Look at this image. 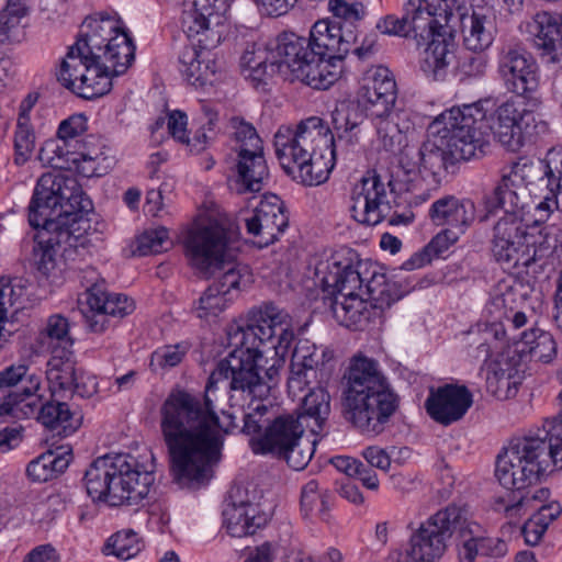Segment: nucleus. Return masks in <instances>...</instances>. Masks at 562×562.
I'll return each mask as SVG.
<instances>
[{
	"label": "nucleus",
	"instance_id": "obj_1",
	"mask_svg": "<svg viewBox=\"0 0 562 562\" xmlns=\"http://www.w3.org/2000/svg\"><path fill=\"white\" fill-rule=\"evenodd\" d=\"M233 350L218 361L205 386L203 398L173 389L160 407V428L170 458L173 481L182 488H199L210 482L222 459L226 435L232 431V415L222 423L210 393L222 380L229 390L261 400L270 386L261 376L267 359L250 345L231 346Z\"/></svg>",
	"mask_w": 562,
	"mask_h": 562
},
{
	"label": "nucleus",
	"instance_id": "obj_2",
	"mask_svg": "<svg viewBox=\"0 0 562 562\" xmlns=\"http://www.w3.org/2000/svg\"><path fill=\"white\" fill-rule=\"evenodd\" d=\"M486 112L480 102L451 108L430 125L431 135L419 149V170L440 182L458 161L483 154Z\"/></svg>",
	"mask_w": 562,
	"mask_h": 562
},
{
	"label": "nucleus",
	"instance_id": "obj_3",
	"mask_svg": "<svg viewBox=\"0 0 562 562\" xmlns=\"http://www.w3.org/2000/svg\"><path fill=\"white\" fill-rule=\"evenodd\" d=\"M285 40L295 45L292 55V75L313 89L326 90L341 76L342 61L357 41L352 30L341 24L317 21L310 37L285 33Z\"/></svg>",
	"mask_w": 562,
	"mask_h": 562
},
{
	"label": "nucleus",
	"instance_id": "obj_4",
	"mask_svg": "<svg viewBox=\"0 0 562 562\" xmlns=\"http://www.w3.org/2000/svg\"><path fill=\"white\" fill-rule=\"evenodd\" d=\"M345 379V419L362 434H381L398 408V396L378 362L367 357H356Z\"/></svg>",
	"mask_w": 562,
	"mask_h": 562
},
{
	"label": "nucleus",
	"instance_id": "obj_5",
	"mask_svg": "<svg viewBox=\"0 0 562 562\" xmlns=\"http://www.w3.org/2000/svg\"><path fill=\"white\" fill-rule=\"evenodd\" d=\"M270 407L259 402L244 415L241 431L251 436L250 448L255 454L271 456L284 461L295 471L307 467L312 460L316 439L305 435V416L281 414L269 416Z\"/></svg>",
	"mask_w": 562,
	"mask_h": 562
},
{
	"label": "nucleus",
	"instance_id": "obj_6",
	"mask_svg": "<svg viewBox=\"0 0 562 562\" xmlns=\"http://www.w3.org/2000/svg\"><path fill=\"white\" fill-rule=\"evenodd\" d=\"M153 460V454L145 462L128 453L97 458L85 472L87 494L110 506L138 505L155 481Z\"/></svg>",
	"mask_w": 562,
	"mask_h": 562
},
{
	"label": "nucleus",
	"instance_id": "obj_7",
	"mask_svg": "<svg viewBox=\"0 0 562 562\" xmlns=\"http://www.w3.org/2000/svg\"><path fill=\"white\" fill-rule=\"evenodd\" d=\"M276 156L284 172L304 186H317L328 178L329 168L315 158L321 146L330 148L335 157V135L323 119L311 116L294 127L281 125L274 134Z\"/></svg>",
	"mask_w": 562,
	"mask_h": 562
},
{
	"label": "nucleus",
	"instance_id": "obj_8",
	"mask_svg": "<svg viewBox=\"0 0 562 562\" xmlns=\"http://www.w3.org/2000/svg\"><path fill=\"white\" fill-rule=\"evenodd\" d=\"M93 210L92 201L83 192L77 178L63 171L46 172L40 177L29 205V223L33 228L54 226L81 227Z\"/></svg>",
	"mask_w": 562,
	"mask_h": 562
},
{
	"label": "nucleus",
	"instance_id": "obj_9",
	"mask_svg": "<svg viewBox=\"0 0 562 562\" xmlns=\"http://www.w3.org/2000/svg\"><path fill=\"white\" fill-rule=\"evenodd\" d=\"M558 243L554 227L528 231L519 216H504L494 225L492 252L506 269L521 267L537 274L553 266Z\"/></svg>",
	"mask_w": 562,
	"mask_h": 562
},
{
	"label": "nucleus",
	"instance_id": "obj_10",
	"mask_svg": "<svg viewBox=\"0 0 562 562\" xmlns=\"http://www.w3.org/2000/svg\"><path fill=\"white\" fill-rule=\"evenodd\" d=\"M562 468V450L540 431L513 438L497 456L495 476L508 492H526L551 465Z\"/></svg>",
	"mask_w": 562,
	"mask_h": 562
},
{
	"label": "nucleus",
	"instance_id": "obj_11",
	"mask_svg": "<svg viewBox=\"0 0 562 562\" xmlns=\"http://www.w3.org/2000/svg\"><path fill=\"white\" fill-rule=\"evenodd\" d=\"M131 65L105 56L68 49L56 72L58 82L78 97L90 100L112 89V77L124 74Z\"/></svg>",
	"mask_w": 562,
	"mask_h": 562
},
{
	"label": "nucleus",
	"instance_id": "obj_12",
	"mask_svg": "<svg viewBox=\"0 0 562 562\" xmlns=\"http://www.w3.org/2000/svg\"><path fill=\"white\" fill-rule=\"evenodd\" d=\"M465 510L456 505L447 506L422 522L409 538L404 551L397 552L395 562H436L447 550L453 532H465Z\"/></svg>",
	"mask_w": 562,
	"mask_h": 562
},
{
	"label": "nucleus",
	"instance_id": "obj_13",
	"mask_svg": "<svg viewBox=\"0 0 562 562\" xmlns=\"http://www.w3.org/2000/svg\"><path fill=\"white\" fill-rule=\"evenodd\" d=\"M68 49L99 55L101 58L113 55L114 60L132 65L135 45L120 25V20L109 13H95L85 20L76 43Z\"/></svg>",
	"mask_w": 562,
	"mask_h": 562
},
{
	"label": "nucleus",
	"instance_id": "obj_14",
	"mask_svg": "<svg viewBox=\"0 0 562 562\" xmlns=\"http://www.w3.org/2000/svg\"><path fill=\"white\" fill-rule=\"evenodd\" d=\"M236 239L234 225L220 220L192 228L186 239L187 256L191 266L204 277L224 269L229 241Z\"/></svg>",
	"mask_w": 562,
	"mask_h": 562
},
{
	"label": "nucleus",
	"instance_id": "obj_15",
	"mask_svg": "<svg viewBox=\"0 0 562 562\" xmlns=\"http://www.w3.org/2000/svg\"><path fill=\"white\" fill-rule=\"evenodd\" d=\"M81 227L48 226L35 228L33 260L37 273L48 280L56 270V257L59 255L65 261L75 260L79 248L86 246V234L90 229L88 222H80Z\"/></svg>",
	"mask_w": 562,
	"mask_h": 562
},
{
	"label": "nucleus",
	"instance_id": "obj_16",
	"mask_svg": "<svg viewBox=\"0 0 562 562\" xmlns=\"http://www.w3.org/2000/svg\"><path fill=\"white\" fill-rule=\"evenodd\" d=\"M487 127L493 139L510 153L519 151L535 136L548 131L546 122L537 121L530 110L514 100L497 106Z\"/></svg>",
	"mask_w": 562,
	"mask_h": 562
},
{
	"label": "nucleus",
	"instance_id": "obj_17",
	"mask_svg": "<svg viewBox=\"0 0 562 562\" xmlns=\"http://www.w3.org/2000/svg\"><path fill=\"white\" fill-rule=\"evenodd\" d=\"M334 352L328 347L316 346L308 339H300L291 357L288 387L293 395L303 392L312 379L322 384L329 380L334 370Z\"/></svg>",
	"mask_w": 562,
	"mask_h": 562
},
{
	"label": "nucleus",
	"instance_id": "obj_18",
	"mask_svg": "<svg viewBox=\"0 0 562 562\" xmlns=\"http://www.w3.org/2000/svg\"><path fill=\"white\" fill-rule=\"evenodd\" d=\"M295 47L285 40V33L265 46L249 43L240 57V66L244 71H248L247 77L256 85L265 83L267 78L277 72L292 74V55Z\"/></svg>",
	"mask_w": 562,
	"mask_h": 562
},
{
	"label": "nucleus",
	"instance_id": "obj_19",
	"mask_svg": "<svg viewBox=\"0 0 562 562\" xmlns=\"http://www.w3.org/2000/svg\"><path fill=\"white\" fill-rule=\"evenodd\" d=\"M497 74L506 90L518 97H528L538 89V67L518 43L504 44L499 47Z\"/></svg>",
	"mask_w": 562,
	"mask_h": 562
},
{
	"label": "nucleus",
	"instance_id": "obj_20",
	"mask_svg": "<svg viewBox=\"0 0 562 562\" xmlns=\"http://www.w3.org/2000/svg\"><path fill=\"white\" fill-rule=\"evenodd\" d=\"M290 314L274 305L265 303L258 310H254L246 326L229 325L227 328L228 346L250 345L259 349V346L273 341L279 329L290 326Z\"/></svg>",
	"mask_w": 562,
	"mask_h": 562
},
{
	"label": "nucleus",
	"instance_id": "obj_21",
	"mask_svg": "<svg viewBox=\"0 0 562 562\" xmlns=\"http://www.w3.org/2000/svg\"><path fill=\"white\" fill-rule=\"evenodd\" d=\"M531 169L532 166L518 162L504 169L494 188L483 196V204L487 212L503 210L506 213L505 216H518L517 213L528 205L529 194L525 177Z\"/></svg>",
	"mask_w": 562,
	"mask_h": 562
},
{
	"label": "nucleus",
	"instance_id": "obj_22",
	"mask_svg": "<svg viewBox=\"0 0 562 562\" xmlns=\"http://www.w3.org/2000/svg\"><path fill=\"white\" fill-rule=\"evenodd\" d=\"M41 376L24 363L12 364L0 372V416L20 418L23 405L35 397Z\"/></svg>",
	"mask_w": 562,
	"mask_h": 562
},
{
	"label": "nucleus",
	"instance_id": "obj_23",
	"mask_svg": "<svg viewBox=\"0 0 562 562\" xmlns=\"http://www.w3.org/2000/svg\"><path fill=\"white\" fill-rule=\"evenodd\" d=\"M66 396H50L42 403L41 397H34L23 405L21 417H36L37 422L57 436L68 437L79 429L82 423L81 411L66 402Z\"/></svg>",
	"mask_w": 562,
	"mask_h": 562
},
{
	"label": "nucleus",
	"instance_id": "obj_24",
	"mask_svg": "<svg viewBox=\"0 0 562 562\" xmlns=\"http://www.w3.org/2000/svg\"><path fill=\"white\" fill-rule=\"evenodd\" d=\"M385 184L375 173L363 177L352 188L351 216L360 224L374 226L382 222L390 211Z\"/></svg>",
	"mask_w": 562,
	"mask_h": 562
},
{
	"label": "nucleus",
	"instance_id": "obj_25",
	"mask_svg": "<svg viewBox=\"0 0 562 562\" xmlns=\"http://www.w3.org/2000/svg\"><path fill=\"white\" fill-rule=\"evenodd\" d=\"M268 522V516L248 498V491L243 486H234L228 493L223 509V525L232 537L241 538L256 533Z\"/></svg>",
	"mask_w": 562,
	"mask_h": 562
},
{
	"label": "nucleus",
	"instance_id": "obj_26",
	"mask_svg": "<svg viewBox=\"0 0 562 562\" xmlns=\"http://www.w3.org/2000/svg\"><path fill=\"white\" fill-rule=\"evenodd\" d=\"M245 224L247 232L259 238V247L273 244L289 225L283 201L277 194H265Z\"/></svg>",
	"mask_w": 562,
	"mask_h": 562
},
{
	"label": "nucleus",
	"instance_id": "obj_27",
	"mask_svg": "<svg viewBox=\"0 0 562 562\" xmlns=\"http://www.w3.org/2000/svg\"><path fill=\"white\" fill-rule=\"evenodd\" d=\"M46 379L50 396L90 397L95 385H88L82 371L76 369L72 351L52 353L47 361Z\"/></svg>",
	"mask_w": 562,
	"mask_h": 562
},
{
	"label": "nucleus",
	"instance_id": "obj_28",
	"mask_svg": "<svg viewBox=\"0 0 562 562\" xmlns=\"http://www.w3.org/2000/svg\"><path fill=\"white\" fill-rule=\"evenodd\" d=\"M463 45L473 53H482L492 46L499 31V20L491 4L471 8L457 18Z\"/></svg>",
	"mask_w": 562,
	"mask_h": 562
},
{
	"label": "nucleus",
	"instance_id": "obj_29",
	"mask_svg": "<svg viewBox=\"0 0 562 562\" xmlns=\"http://www.w3.org/2000/svg\"><path fill=\"white\" fill-rule=\"evenodd\" d=\"M473 404V395L464 385L446 384L431 389L425 402L428 415L448 426L460 420Z\"/></svg>",
	"mask_w": 562,
	"mask_h": 562
},
{
	"label": "nucleus",
	"instance_id": "obj_30",
	"mask_svg": "<svg viewBox=\"0 0 562 562\" xmlns=\"http://www.w3.org/2000/svg\"><path fill=\"white\" fill-rule=\"evenodd\" d=\"M521 31L527 35L526 40L539 52L541 56H548L552 63L560 61L562 55V22L549 12H537L530 20L521 24Z\"/></svg>",
	"mask_w": 562,
	"mask_h": 562
},
{
	"label": "nucleus",
	"instance_id": "obj_31",
	"mask_svg": "<svg viewBox=\"0 0 562 562\" xmlns=\"http://www.w3.org/2000/svg\"><path fill=\"white\" fill-rule=\"evenodd\" d=\"M360 263L353 265L351 258H341L339 252L331 256L323 271L317 267L316 271L323 273L322 284L326 291L337 293L336 296L361 295L364 294L363 279L359 271Z\"/></svg>",
	"mask_w": 562,
	"mask_h": 562
},
{
	"label": "nucleus",
	"instance_id": "obj_32",
	"mask_svg": "<svg viewBox=\"0 0 562 562\" xmlns=\"http://www.w3.org/2000/svg\"><path fill=\"white\" fill-rule=\"evenodd\" d=\"M434 25L435 19L429 16L423 3L419 0H408L401 18L386 15L378 22L376 27L387 35L406 37L413 33L415 37H424L425 33H431Z\"/></svg>",
	"mask_w": 562,
	"mask_h": 562
},
{
	"label": "nucleus",
	"instance_id": "obj_33",
	"mask_svg": "<svg viewBox=\"0 0 562 562\" xmlns=\"http://www.w3.org/2000/svg\"><path fill=\"white\" fill-rule=\"evenodd\" d=\"M428 215L437 226L465 233L475 221L476 210L469 199L445 195L432 202Z\"/></svg>",
	"mask_w": 562,
	"mask_h": 562
},
{
	"label": "nucleus",
	"instance_id": "obj_34",
	"mask_svg": "<svg viewBox=\"0 0 562 562\" xmlns=\"http://www.w3.org/2000/svg\"><path fill=\"white\" fill-rule=\"evenodd\" d=\"M180 71L186 80L195 87H204L214 82L218 65L214 54L194 45L184 46L179 55Z\"/></svg>",
	"mask_w": 562,
	"mask_h": 562
},
{
	"label": "nucleus",
	"instance_id": "obj_35",
	"mask_svg": "<svg viewBox=\"0 0 562 562\" xmlns=\"http://www.w3.org/2000/svg\"><path fill=\"white\" fill-rule=\"evenodd\" d=\"M420 38L430 40L420 61L422 70L434 79L443 77L447 67L453 58V43L451 37L446 35L443 26L435 19L431 33H425V36Z\"/></svg>",
	"mask_w": 562,
	"mask_h": 562
},
{
	"label": "nucleus",
	"instance_id": "obj_36",
	"mask_svg": "<svg viewBox=\"0 0 562 562\" xmlns=\"http://www.w3.org/2000/svg\"><path fill=\"white\" fill-rule=\"evenodd\" d=\"M236 171V191L238 193L259 192L263 181L269 177L263 146L256 149H237Z\"/></svg>",
	"mask_w": 562,
	"mask_h": 562
},
{
	"label": "nucleus",
	"instance_id": "obj_37",
	"mask_svg": "<svg viewBox=\"0 0 562 562\" xmlns=\"http://www.w3.org/2000/svg\"><path fill=\"white\" fill-rule=\"evenodd\" d=\"M524 380V370L509 358H501L488 366L486 390L498 400H508L516 395Z\"/></svg>",
	"mask_w": 562,
	"mask_h": 562
},
{
	"label": "nucleus",
	"instance_id": "obj_38",
	"mask_svg": "<svg viewBox=\"0 0 562 562\" xmlns=\"http://www.w3.org/2000/svg\"><path fill=\"white\" fill-rule=\"evenodd\" d=\"M363 295L335 296L331 312L340 325L361 330L376 317V311Z\"/></svg>",
	"mask_w": 562,
	"mask_h": 562
},
{
	"label": "nucleus",
	"instance_id": "obj_39",
	"mask_svg": "<svg viewBox=\"0 0 562 562\" xmlns=\"http://www.w3.org/2000/svg\"><path fill=\"white\" fill-rule=\"evenodd\" d=\"M374 122L378 142L384 150L396 153L406 144V134L412 128L408 113L404 110L391 112L382 117H371Z\"/></svg>",
	"mask_w": 562,
	"mask_h": 562
},
{
	"label": "nucleus",
	"instance_id": "obj_40",
	"mask_svg": "<svg viewBox=\"0 0 562 562\" xmlns=\"http://www.w3.org/2000/svg\"><path fill=\"white\" fill-rule=\"evenodd\" d=\"M508 342L517 346L521 357L529 356L531 360L543 363L550 362L557 355V344L553 336L540 328L531 327L508 338Z\"/></svg>",
	"mask_w": 562,
	"mask_h": 562
},
{
	"label": "nucleus",
	"instance_id": "obj_41",
	"mask_svg": "<svg viewBox=\"0 0 562 562\" xmlns=\"http://www.w3.org/2000/svg\"><path fill=\"white\" fill-rule=\"evenodd\" d=\"M369 116L366 108L359 102H340L331 113V123L337 139H346L348 143L358 140L360 127Z\"/></svg>",
	"mask_w": 562,
	"mask_h": 562
},
{
	"label": "nucleus",
	"instance_id": "obj_42",
	"mask_svg": "<svg viewBox=\"0 0 562 562\" xmlns=\"http://www.w3.org/2000/svg\"><path fill=\"white\" fill-rule=\"evenodd\" d=\"M29 285V280L21 277L0 278V328L14 329L13 317L22 308Z\"/></svg>",
	"mask_w": 562,
	"mask_h": 562
},
{
	"label": "nucleus",
	"instance_id": "obj_43",
	"mask_svg": "<svg viewBox=\"0 0 562 562\" xmlns=\"http://www.w3.org/2000/svg\"><path fill=\"white\" fill-rule=\"evenodd\" d=\"M36 341L41 350L50 353L71 351L74 340L69 335L68 319L60 314L50 315L45 327L38 333Z\"/></svg>",
	"mask_w": 562,
	"mask_h": 562
},
{
	"label": "nucleus",
	"instance_id": "obj_44",
	"mask_svg": "<svg viewBox=\"0 0 562 562\" xmlns=\"http://www.w3.org/2000/svg\"><path fill=\"white\" fill-rule=\"evenodd\" d=\"M463 234L451 228L442 229L422 250L406 260L402 268L409 271L430 263L434 259L440 258Z\"/></svg>",
	"mask_w": 562,
	"mask_h": 562
},
{
	"label": "nucleus",
	"instance_id": "obj_45",
	"mask_svg": "<svg viewBox=\"0 0 562 562\" xmlns=\"http://www.w3.org/2000/svg\"><path fill=\"white\" fill-rule=\"evenodd\" d=\"M406 292L407 290L402 289L397 282L389 281L385 274L372 273L366 284L364 294L379 317L385 308L398 301Z\"/></svg>",
	"mask_w": 562,
	"mask_h": 562
},
{
	"label": "nucleus",
	"instance_id": "obj_46",
	"mask_svg": "<svg viewBox=\"0 0 562 562\" xmlns=\"http://www.w3.org/2000/svg\"><path fill=\"white\" fill-rule=\"evenodd\" d=\"M537 495L528 496L527 492H507L505 495L497 496L493 503V509L503 514L506 522L502 527L503 533H510L518 526L521 517L527 513L528 504L537 498Z\"/></svg>",
	"mask_w": 562,
	"mask_h": 562
},
{
	"label": "nucleus",
	"instance_id": "obj_47",
	"mask_svg": "<svg viewBox=\"0 0 562 562\" xmlns=\"http://www.w3.org/2000/svg\"><path fill=\"white\" fill-rule=\"evenodd\" d=\"M194 10L184 13L182 26L188 37H192L209 30L210 19L214 14L225 12L224 0H195Z\"/></svg>",
	"mask_w": 562,
	"mask_h": 562
},
{
	"label": "nucleus",
	"instance_id": "obj_48",
	"mask_svg": "<svg viewBox=\"0 0 562 562\" xmlns=\"http://www.w3.org/2000/svg\"><path fill=\"white\" fill-rule=\"evenodd\" d=\"M68 465V457L47 451L27 464L26 474L34 482H47L61 474Z\"/></svg>",
	"mask_w": 562,
	"mask_h": 562
},
{
	"label": "nucleus",
	"instance_id": "obj_49",
	"mask_svg": "<svg viewBox=\"0 0 562 562\" xmlns=\"http://www.w3.org/2000/svg\"><path fill=\"white\" fill-rule=\"evenodd\" d=\"M303 411L299 414L305 416V425L310 418L314 419L315 427H311V431L316 435L322 429L330 412V395L321 385L313 387L303 397Z\"/></svg>",
	"mask_w": 562,
	"mask_h": 562
},
{
	"label": "nucleus",
	"instance_id": "obj_50",
	"mask_svg": "<svg viewBox=\"0 0 562 562\" xmlns=\"http://www.w3.org/2000/svg\"><path fill=\"white\" fill-rule=\"evenodd\" d=\"M90 302L98 307L99 304H102V308H104L105 313H108L111 318L117 319L131 314L135 308L134 301L127 295L117 293L109 294L100 284H92L90 286Z\"/></svg>",
	"mask_w": 562,
	"mask_h": 562
},
{
	"label": "nucleus",
	"instance_id": "obj_51",
	"mask_svg": "<svg viewBox=\"0 0 562 562\" xmlns=\"http://www.w3.org/2000/svg\"><path fill=\"white\" fill-rule=\"evenodd\" d=\"M142 550V542L137 533L131 529L117 531L111 536L103 547L105 555H114L126 561L136 557Z\"/></svg>",
	"mask_w": 562,
	"mask_h": 562
},
{
	"label": "nucleus",
	"instance_id": "obj_52",
	"mask_svg": "<svg viewBox=\"0 0 562 562\" xmlns=\"http://www.w3.org/2000/svg\"><path fill=\"white\" fill-rule=\"evenodd\" d=\"M188 341L165 345L157 348L150 356L149 368L154 372H166L179 366L190 350Z\"/></svg>",
	"mask_w": 562,
	"mask_h": 562
},
{
	"label": "nucleus",
	"instance_id": "obj_53",
	"mask_svg": "<svg viewBox=\"0 0 562 562\" xmlns=\"http://www.w3.org/2000/svg\"><path fill=\"white\" fill-rule=\"evenodd\" d=\"M72 156V147L64 139L57 136V139H49L41 147L38 158L43 164L50 166L53 169L70 170Z\"/></svg>",
	"mask_w": 562,
	"mask_h": 562
},
{
	"label": "nucleus",
	"instance_id": "obj_54",
	"mask_svg": "<svg viewBox=\"0 0 562 562\" xmlns=\"http://www.w3.org/2000/svg\"><path fill=\"white\" fill-rule=\"evenodd\" d=\"M35 148V134L31 122L25 116L18 117L14 133V162L24 165L32 156Z\"/></svg>",
	"mask_w": 562,
	"mask_h": 562
},
{
	"label": "nucleus",
	"instance_id": "obj_55",
	"mask_svg": "<svg viewBox=\"0 0 562 562\" xmlns=\"http://www.w3.org/2000/svg\"><path fill=\"white\" fill-rule=\"evenodd\" d=\"M226 304L227 299L221 293V288L210 285L200 297L194 312L199 318L209 319L222 313Z\"/></svg>",
	"mask_w": 562,
	"mask_h": 562
},
{
	"label": "nucleus",
	"instance_id": "obj_56",
	"mask_svg": "<svg viewBox=\"0 0 562 562\" xmlns=\"http://www.w3.org/2000/svg\"><path fill=\"white\" fill-rule=\"evenodd\" d=\"M229 126L233 130L232 135L236 145L234 150L237 153V149H256L259 146H262V140L259 137L256 128L252 124L246 122L243 117L234 116L229 120Z\"/></svg>",
	"mask_w": 562,
	"mask_h": 562
},
{
	"label": "nucleus",
	"instance_id": "obj_57",
	"mask_svg": "<svg viewBox=\"0 0 562 562\" xmlns=\"http://www.w3.org/2000/svg\"><path fill=\"white\" fill-rule=\"evenodd\" d=\"M169 243L168 231L165 227H157L145 231L137 238V252L139 256L157 254L166 249Z\"/></svg>",
	"mask_w": 562,
	"mask_h": 562
},
{
	"label": "nucleus",
	"instance_id": "obj_58",
	"mask_svg": "<svg viewBox=\"0 0 562 562\" xmlns=\"http://www.w3.org/2000/svg\"><path fill=\"white\" fill-rule=\"evenodd\" d=\"M425 10L429 12V16L436 19L437 15H445L447 21L458 18L460 13L468 9V0H419Z\"/></svg>",
	"mask_w": 562,
	"mask_h": 562
},
{
	"label": "nucleus",
	"instance_id": "obj_59",
	"mask_svg": "<svg viewBox=\"0 0 562 562\" xmlns=\"http://www.w3.org/2000/svg\"><path fill=\"white\" fill-rule=\"evenodd\" d=\"M81 313L88 329L92 333L101 334L110 326L111 317L102 308V304H99L98 307L90 302V288L86 291V304L81 307Z\"/></svg>",
	"mask_w": 562,
	"mask_h": 562
},
{
	"label": "nucleus",
	"instance_id": "obj_60",
	"mask_svg": "<svg viewBox=\"0 0 562 562\" xmlns=\"http://www.w3.org/2000/svg\"><path fill=\"white\" fill-rule=\"evenodd\" d=\"M363 90L368 91V94L374 95L375 92L384 94L386 100L396 98V83L395 80L390 76L386 68H378L371 78H368V82L363 86Z\"/></svg>",
	"mask_w": 562,
	"mask_h": 562
},
{
	"label": "nucleus",
	"instance_id": "obj_61",
	"mask_svg": "<svg viewBox=\"0 0 562 562\" xmlns=\"http://www.w3.org/2000/svg\"><path fill=\"white\" fill-rule=\"evenodd\" d=\"M542 172L543 176L540 181L549 190V195H546L544 201L539 203V207L546 205L549 209V202H552L558 209V200L562 196V177H559L560 165L552 168L550 162H548L543 166Z\"/></svg>",
	"mask_w": 562,
	"mask_h": 562
},
{
	"label": "nucleus",
	"instance_id": "obj_62",
	"mask_svg": "<svg viewBox=\"0 0 562 562\" xmlns=\"http://www.w3.org/2000/svg\"><path fill=\"white\" fill-rule=\"evenodd\" d=\"M23 16L5 10L0 11V43L20 42L23 37Z\"/></svg>",
	"mask_w": 562,
	"mask_h": 562
},
{
	"label": "nucleus",
	"instance_id": "obj_63",
	"mask_svg": "<svg viewBox=\"0 0 562 562\" xmlns=\"http://www.w3.org/2000/svg\"><path fill=\"white\" fill-rule=\"evenodd\" d=\"M87 131V117L83 114H75L60 122L57 136L70 146L82 138Z\"/></svg>",
	"mask_w": 562,
	"mask_h": 562
},
{
	"label": "nucleus",
	"instance_id": "obj_64",
	"mask_svg": "<svg viewBox=\"0 0 562 562\" xmlns=\"http://www.w3.org/2000/svg\"><path fill=\"white\" fill-rule=\"evenodd\" d=\"M112 159L109 157L82 158L71 162L70 170L75 169L82 177H101L111 168Z\"/></svg>",
	"mask_w": 562,
	"mask_h": 562
}]
</instances>
